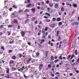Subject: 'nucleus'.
Returning a JSON list of instances; mask_svg holds the SVG:
<instances>
[{
  "label": "nucleus",
  "mask_w": 79,
  "mask_h": 79,
  "mask_svg": "<svg viewBox=\"0 0 79 79\" xmlns=\"http://www.w3.org/2000/svg\"><path fill=\"white\" fill-rule=\"evenodd\" d=\"M9 65L11 67H13L15 65V61L13 60H10L9 62Z\"/></svg>",
  "instance_id": "nucleus-1"
},
{
  "label": "nucleus",
  "mask_w": 79,
  "mask_h": 79,
  "mask_svg": "<svg viewBox=\"0 0 79 79\" xmlns=\"http://www.w3.org/2000/svg\"><path fill=\"white\" fill-rule=\"evenodd\" d=\"M18 55L19 57L20 58H21L22 56H23V58H25V55H23L21 53L19 54Z\"/></svg>",
  "instance_id": "nucleus-2"
},
{
  "label": "nucleus",
  "mask_w": 79,
  "mask_h": 79,
  "mask_svg": "<svg viewBox=\"0 0 79 79\" xmlns=\"http://www.w3.org/2000/svg\"><path fill=\"white\" fill-rule=\"evenodd\" d=\"M54 8L55 9H58L59 8L58 4H55L54 5Z\"/></svg>",
  "instance_id": "nucleus-3"
},
{
  "label": "nucleus",
  "mask_w": 79,
  "mask_h": 79,
  "mask_svg": "<svg viewBox=\"0 0 79 79\" xmlns=\"http://www.w3.org/2000/svg\"><path fill=\"white\" fill-rule=\"evenodd\" d=\"M20 33L22 37H24V36L25 35V32H24V31H21L20 32Z\"/></svg>",
  "instance_id": "nucleus-4"
},
{
  "label": "nucleus",
  "mask_w": 79,
  "mask_h": 79,
  "mask_svg": "<svg viewBox=\"0 0 79 79\" xmlns=\"http://www.w3.org/2000/svg\"><path fill=\"white\" fill-rule=\"evenodd\" d=\"M11 58L12 60H16V57L15 56H11Z\"/></svg>",
  "instance_id": "nucleus-5"
},
{
  "label": "nucleus",
  "mask_w": 79,
  "mask_h": 79,
  "mask_svg": "<svg viewBox=\"0 0 79 79\" xmlns=\"http://www.w3.org/2000/svg\"><path fill=\"white\" fill-rule=\"evenodd\" d=\"M31 60H32L31 58H29L27 60V63H28V64L31 63Z\"/></svg>",
  "instance_id": "nucleus-6"
},
{
  "label": "nucleus",
  "mask_w": 79,
  "mask_h": 79,
  "mask_svg": "<svg viewBox=\"0 0 79 79\" xmlns=\"http://www.w3.org/2000/svg\"><path fill=\"white\" fill-rule=\"evenodd\" d=\"M26 67L24 66H23L22 68H21L20 69H19V71H24L25 69H26Z\"/></svg>",
  "instance_id": "nucleus-7"
},
{
  "label": "nucleus",
  "mask_w": 79,
  "mask_h": 79,
  "mask_svg": "<svg viewBox=\"0 0 79 79\" xmlns=\"http://www.w3.org/2000/svg\"><path fill=\"white\" fill-rule=\"evenodd\" d=\"M14 23L16 24L17 25H18V24H19V23H18V22L16 19H14Z\"/></svg>",
  "instance_id": "nucleus-8"
},
{
  "label": "nucleus",
  "mask_w": 79,
  "mask_h": 79,
  "mask_svg": "<svg viewBox=\"0 0 79 79\" xmlns=\"http://www.w3.org/2000/svg\"><path fill=\"white\" fill-rule=\"evenodd\" d=\"M14 75L16 77H19V74L17 73H15Z\"/></svg>",
  "instance_id": "nucleus-9"
},
{
  "label": "nucleus",
  "mask_w": 79,
  "mask_h": 79,
  "mask_svg": "<svg viewBox=\"0 0 79 79\" xmlns=\"http://www.w3.org/2000/svg\"><path fill=\"white\" fill-rule=\"evenodd\" d=\"M6 69H7L6 73H7V74H9V73H10V69L7 67V68H6Z\"/></svg>",
  "instance_id": "nucleus-10"
},
{
  "label": "nucleus",
  "mask_w": 79,
  "mask_h": 79,
  "mask_svg": "<svg viewBox=\"0 0 79 79\" xmlns=\"http://www.w3.org/2000/svg\"><path fill=\"white\" fill-rule=\"evenodd\" d=\"M11 69V70H12V71H16L17 70V69L16 68L12 67Z\"/></svg>",
  "instance_id": "nucleus-11"
},
{
  "label": "nucleus",
  "mask_w": 79,
  "mask_h": 79,
  "mask_svg": "<svg viewBox=\"0 0 79 79\" xmlns=\"http://www.w3.org/2000/svg\"><path fill=\"white\" fill-rule=\"evenodd\" d=\"M32 11V12L33 13H35V8H32L31 9Z\"/></svg>",
  "instance_id": "nucleus-12"
},
{
  "label": "nucleus",
  "mask_w": 79,
  "mask_h": 79,
  "mask_svg": "<svg viewBox=\"0 0 79 79\" xmlns=\"http://www.w3.org/2000/svg\"><path fill=\"white\" fill-rule=\"evenodd\" d=\"M55 26H56V24L55 23H53V25L52 24H50V27H54Z\"/></svg>",
  "instance_id": "nucleus-13"
},
{
  "label": "nucleus",
  "mask_w": 79,
  "mask_h": 79,
  "mask_svg": "<svg viewBox=\"0 0 79 79\" xmlns=\"http://www.w3.org/2000/svg\"><path fill=\"white\" fill-rule=\"evenodd\" d=\"M45 42V40L42 39L41 40V42L40 43V44H42L43 43Z\"/></svg>",
  "instance_id": "nucleus-14"
},
{
  "label": "nucleus",
  "mask_w": 79,
  "mask_h": 79,
  "mask_svg": "<svg viewBox=\"0 0 79 79\" xmlns=\"http://www.w3.org/2000/svg\"><path fill=\"white\" fill-rule=\"evenodd\" d=\"M61 21V19L60 18H58L56 19V21L57 22H60V21Z\"/></svg>",
  "instance_id": "nucleus-15"
},
{
  "label": "nucleus",
  "mask_w": 79,
  "mask_h": 79,
  "mask_svg": "<svg viewBox=\"0 0 79 79\" xmlns=\"http://www.w3.org/2000/svg\"><path fill=\"white\" fill-rule=\"evenodd\" d=\"M29 21L30 20L29 19H27L26 20L25 22V24H27V23H29Z\"/></svg>",
  "instance_id": "nucleus-16"
},
{
  "label": "nucleus",
  "mask_w": 79,
  "mask_h": 79,
  "mask_svg": "<svg viewBox=\"0 0 79 79\" xmlns=\"http://www.w3.org/2000/svg\"><path fill=\"white\" fill-rule=\"evenodd\" d=\"M49 5L50 7H53V3H49Z\"/></svg>",
  "instance_id": "nucleus-17"
},
{
  "label": "nucleus",
  "mask_w": 79,
  "mask_h": 79,
  "mask_svg": "<svg viewBox=\"0 0 79 79\" xmlns=\"http://www.w3.org/2000/svg\"><path fill=\"white\" fill-rule=\"evenodd\" d=\"M4 28V25H2L0 26V29H3Z\"/></svg>",
  "instance_id": "nucleus-18"
},
{
  "label": "nucleus",
  "mask_w": 79,
  "mask_h": 79,
  "mask_svg": "<svg viewBox=\"0 0 79 79\" xmlns=\"http://www.w3.org/2000/svg\"><path fill=\"white\" fill-rule=\"evenodd\" d=\"M55 59H54V56H52L51 57V61H53Z\"/></svg>",
  "instance_id": "nucleus-19"
},
{
  "label": "nucleus",
  "mask_w": 79,
  "mask_h": 79,
  "mask_svg": "<svg viewBox=\"0 0 79 79\" xmlns=\"http://www.w3.org/2000/svg\"><path fill=\"white\" fill-rule=\"evenodd\" d=\"M63 23H62V22H60L58 23V26L59 27H60L61 26H62Z\"/></svg>",
  "instance_id": "nucleus-20"
},
{
  "label": "nucleus",
  "mask_w": 79,
  "mask_h": 79,
  "mask_svg": "<svg viewBox=\"0 0 79 79\" xmlns=\"http://www.w3.org/2000/svg\"><path fill=\"white\" fill-rule=\"evenodd\" d=\"M30 10H29V9H25L24 11V13H27V12H29Z\"/></svg>",
  "instance_id": "nucleus-21"
},
{
  "label": "nucleus",
  "mask_w": 79,
  "mask_h": 79,
  "mask_svg": "<svg viewBox=\"0 0 79 79\" xmlns=\"http://www.w3.org/2000/svg\"><path fill=\"white\" fill-rule=\"evenodd\" d=\"M75 54L76 55H77L78 53H77V50L76 49L75 51Z\"/></svg>",
  "instance_id": "nucleus-22"
},
{
  "label": "nucleus",
  "mask_w": 79,
  "mask_h": 79,
  "mask_svg": "<svg viewBox=\"0 0 79 79\" xmlns=\"http://www.w3.org/2000/svg\"><path fill=\"white\" fill-rule=\"evenodd\" d=\"M17 14V12L16 11H15L12 13L11 15H15Z\"/></svg>",
  "instance_id": "nucleus-23"
},
{
  "label": "nucleus",
  "mask_w": 79,
  "mask_h": 79,
  "mask_svg": "<svg viewBox=\"0 0 79 79\" xmlns=\"http://www.w3.org/2000/svg\"><path fill=\"white\" fill-rule=\"evenodd\" d=\"M45 15H47L49 17H50V14L48 13H47V12H46L45 13Z\"/></svg>",
  "instance_id": "nucleus-24"
},
{
  "label": "nucleus",
  "mask_w": 79,
  "mask_h": 79,
  "mask_svg": "<svg viewBox=\"0 0 79 79\" xmlns=\"http://www.w3.org/2000/svg\"><path fill=\"white\" fill-rule=\"evenodd\" d=\"M43 66L44 65H43V64H41L40 65V66L39 67V69H41V68H42V67H43Z\"/></svg>",
  "instance_id": "nucleus-25"
},
{
  "label": "nucleus",
  "mask_w": 79,
  "mask_h": 79,
  "mask_svg": "<svg viewBox=\"0 0 79 79\" xmlns=\"http://www.w3.org/2000/svg\"><path fill=\"white\" fill-rule=\"evenodd\" d=\"M1 49L2 50V51H4V50H5V47H4L3 46H2L1 48Z\"/></svg>",
  "instance_id": "nucleus-26"
},
{
  "label": "nucleus",
  "mask_w": 79,
  "mask_h": 79,
  "mask_svg": "<svg viewBox=\"0 0 79 79\" xmlns=\"http://www.w3.org/2000/svg\"><path fill=\"white\" fill-rule=\"evenodd\" d=\"M46 53H45V56L46 57H47V56H48V52L46 51Z\"/></svg>",
  "instance_id": "nucleus-27"
},
{
  "label": "nucleus",
  "mask_w": 79,
  "mask_h": 79,
  "mask_svg": "<svg viewBox=\"0 0 79 79\" xmlns=\"http://www.w3.org/2000/svg\"><path fill=\"white\" fill-rule=\"evenodd\" d=\"M75 35H77V30H76L75 31Z\"/></svg>",
  "instance_id": "nucleus-28"
},
{
  "label": "nucleus",
  "mask_w": 79,
  "mask_h": 79,
  "mask_svg": "<svg viewBox=\"0 0 79 79\" xmlns=\"http://www.w3.org/2000/svg\"><path fill=\"white\" fill-rule=\"evenodd\" d=\"M2 62L3 64H5L4 63H5V62L4 61V60H2V61H0V64H2Z\"/></svg>",
  "instance_id": "nucleus-29"
},
{
  "label": "nucleus",
  "mask_w": 79,
  "mask_h": 79,
  "mask_svg": "<svg viewBox=\"0 0 79 79\" xmlns=\"http://www.w3.org/2000/svg\"><path fill=\"white\" fill-rule=\"evenodd\" d=\"M60 61V60L57 59L54 61V62H55V63H56L57 62Z\"/></svg>",
  "instance_id": "nucleus-30"
},
{
  "label": "nucleus",
  "mask_w": 79,
  "mask_h": 79,
  "mask_svg": "<svg viewBox=\"0 0 79 79\" xmlns=\"http://www.w3.org/2000/svg\"><path fill=\"white\" fill-rule=\"evenodd\" d=\"M64 7H62L61 8V11L62 12L64 11Z\"/></svg>",
  "instance_id": "nucleus-31"
},
{
  "label": "nucleus",
  "mask_w": 79,
  "mask_h": 79,
  "mask_svg": "<svg viewBox=\"0 0 79 79\" xmlns=\"http://www.w3.org/2000/svg\"><path fill=\"white\" fill-rule=\"evenodd\" d=\"M58 14L60 16H61V14H63V12L61 11L59 12Z\"/></svg>",
  "instance_id": "nucleus-32"
},
{
  "label": "nucleus",
  "mask_w": 79,
  "mask_h": 79,
  "mask_svg": "<svg viewBox=\"0 0 79 79\" xmlns=\"http://www.w3.org/2000/svg\"><path fill=\"white\" fill-rule=\"evenodd\" d=\"M60 31H57V34L56 35V37H58L59 35V32Z\"/></svg>",
  "instance_id": "nucleus-33"
},
{
  "label": "nucleus",
  "mask_w": 79,
  "mask_h": 79,
  "mask_svg": "<svg viewBox=\"0 0 79 79\" xmlns=\"http://www.w3.org/2000/svg\"><path fill=\"white\" fill-rule=\"evenodd\" d=\"M73 7H75V8H76V7H77V4H73Z\"/></svg>",
  "instance_id": "nucleus-34"
},
{
  "label": "nucleus",
  "mask_w": 79,
  "mask_h": 79,
  "mask_svg": "<svg viewBox=\"0 0 79 79\" xmlns=\"http://www.w3.org/2000/svg\"><path fill=\"white\" fill-rule=\"evenodd\" d=\"M56 20V19L55 18H53L52 19V21H53V22H55Z\"/></svg>",
  "instance_id": "nucleus-35"
},
{
  "label": "nucleus",
  "mask_w": 79,
  "mask_h": 79,
  "mask_svg": "<svg viewBox=\"0 0 79 79\" xmlns=\"http://www.w3.org/2000/svg\"><path fill=\"white\" fill-rule=\"evenodd\" d=\"M6 78H8V79L10 78V76H9V74H6Z\"/></svg>",
  "instance_id": "nucleus-36"
},
{
  "label": "nucleus",
  "mask_w": 79,
  "mask_h": 79,
  "mask_svg": "<svg viewBox=\"0 0 79 79\" xmlns=\"http://www.w3.org/2000/svg\"><path fill=\"white\" fill-rule=\"evenodd\" d=\"M42 32L44 34H45V29L44 28L42 29Z\"/></svg>",
  "instance_id": "nucleus-37"
},
{
  "label": "nucleus",
  "mask_w": 79,
  "mask_h": 79,
  "mask_svg": "<svg viewBox=\"0 0 79 79\" xmlns=\"http://www.w3.org/2000/svg\"><path fill=\"white\" fill-rule=\"evenodd\" d=\"M32 5V4H29L27 6V8H30L31 6Z\"/></svg>",
  "instance_id": "nucleus-38"
},
{
  "label": "nucleus",
  "mask_w": 79,
  "mask_h": 79,
  "mask_svg": "<svg viewBox=\"0 0 79 79\" xmlns=\"http://www.w3.org/2000/svg\"><path fill=\"white\" fill-rule=\"evenodd\" d=\"M7 27L9 28L13 27V25H9L8 26H7Z\"/></svg>",
  "instance_id": "nucleus-39"
},
{
  "label": "nucleus",
  "mask_w": 79,
  "mask_h": 79,
  "mask_svg": "<svg viewBox=\"0 0 79 79\" xmlns=\"http://www.w3.org/2000/svg\"><path fill=\"white\" fill-rule=\"evenodd\" d=\"M62 44V41L60 42V45L59 46V48H60V47H61V44Z\"/></svg>",
  "instance_id": "nucleus-40"
},
{
  "label": "nucleus",
  "mask_w": 79,
  "mask_h": 79,
  "mask_svg": "<svg viewBox=\"0 0 79 79\" xmlns=\"http://www.w3.org/2000/svg\"><path fill=\"white\" fill-rule=\"evenodd\" d=\"M71 55H69L68 56V57L69 58H67V60H69V58H70L71 57Z\"/></svg>",
  "instance_id": "nucleus-41"
},
{
  "label": "nucleus",
  "mask_w": 79,
  "mask_h": 79,
  "mask_svg": "<svg viewBox=\"0 0 79 79\" xmlns=\"http://www.w3.org/2000/svg\"><path fill=\"white\" fill-rule=\"evenodd\" d=\"M14 43V40H13L12 41H10L9 42V44H12Z\"/></svg>",
  "instance_id": "nucleus-42"
},
{
  "label": "nucleus",
  "mask_w": 79,
  "mask_h": 79,
  "mask_svg": "<svg viewBox=\"0 0 79 79\" xmlns=\"http://www.w3.org/2000/svg\"><path fill=\"white\" fill-rule=\"evenodd\" d=\"M74 55H72L71 58H70V60H72V59H73V58H74Z\"/></svg>",
  "instance_id": "nucleus-43"
},
{
  "label": "nucleus",
  "mask_w": 79,
  "mask_h": 79,
  "mask_svg": "<svg viewBox=\"0 0 79 79\" xmlns=\"http://www.w3.org/2000/svg\"><path fill=\"white\" fill-rule=\"evenodd\" d=\"M7 34V35L8 36H9L10 35V34H11V33H10L8 31Z\"/></svg>",
  "instance_id": "nucleus-44"
},
{
  "label": "nucleus",
  "mask_w": 79,
  "mask_h": 79,
  "mask_svg": "<svg viewBox=\"0 0 79 79\" xmlns=\"http://www.w3.org/2000/svg\"><path fill=\"white\" fill-rule=\"evenodd\" d=\"M23 10H19V11H18V13H22V12H23Z\"/></svg>",
  "instance_id": "nucleus-45"
},
{
  "label": "nucleus",
  "mask_w": 79,
  "mask_h": 79,
  "mask_svg": "<svg viewBox=\"0 0 79 79\" xmlns=\"http://www.w3.org/2000/svg\"><path fill=\"white\" fill-rule=\"evenodd\" d=\"M48 68H50H50H52V65H51V64H49L48 65Z\"/></svg>",
  "instance_id": "nucleus-46"
},
{
  "label": "nucleus",
  "mask_w": 79,
  "mask_h": 79,
  "mask_svg": "<svg viewBox=\"0 0 79 79\" xmlns=\"http://www.w3.org/2000/svg\"><path fill=\"white\" fill-rule=\"evenodd\" d=\"M13 8H14L15 9H17L18 8V7H16V6L14 5L12 6Z\"/></svg>",
  "instance_id": "nucleus-47"
},
{
  "label": "nucleus",
  "mask_w": 79,
  "mask_h": 79,
  "mask_svg": "<svg viewBox=\"0 0 79 79\" xmlns=\"http://www.w3.org/2000/svg\"><path fill=\"white\" fill-rule=\"evenodd\" d=\"M75 43L74 42L72 44V47H75Z\"/></svg>",
  "instance_id": "nucleus-48"
},
{
  "label": "nucleus",
  "mask_w": 79,
  "mask_h": 79,
  "mask_svg": "<svg viewBox=\"0 0 79 79\" xmlns=\"http://www.w3.org/2000/svg\"><path fill=\"white\" fill-rule=\"evenodd\" d=\"M61 57H62V56H60L59 57V59H60L61 60H63V59L62 58H61Z\"/></svg>",
  "instance_id": "nucleus-49"
},
{
  "label": "nucleus",
  "mask_w": 79,
  "mask_h": 79,
  "mask_svg": "<svg viewBox=\"0 0 79 79\" xmlns=\"http://www.w3.org/2000/svg\"><path fill=\"white\" fill-rule=\"evenodd\" d=\"M35 19H36L35 17H32V20H33V21H35Z\"/></svg>",
  "instance_id": "nucleus-50"
},
{
  "label": "nucleus",
  "mask_w": 79,
  "mask_h": 79,
  "mask_svg": "<svg viewBox=\"0 0 79 79\" xmlns=\"http://www.w3.org/2000/svg\"><path fill=\"white\" fill-rule=\"evenodd\" d=\"M48 29H49V28L48 27H47L45 29V31L46 32H47V30H48Z\"/></svg>",
  "instance_id": "nucleus-51"
},
{
  "label": "nucleus",
  "mask_w": 79,
  "mask_h": 79,
  "mask_svg": "<svg viewBox=\"0 0 79 79\" xmlns=\"http://www.w3.org/2000/svg\"><path fill=\"white\" fill-rule=\"evenodd\" d=\"M58 41H61V37L60 36L58 38Z\"/></svg>",
  "instance_id": "nucleus-52"
},
{
  "label": "nucleus",
  "mask_w": 79,
  "mask_h": 79,
  "mask_svg": "<svg viewBox=\"0 0 79 79\" xmlns=\"http://www.w3.org/2000/svg\"><path fill=\"white\" fill-rule=\"evenodd\" d=\"M5 74L3 73L2 74H0V75L2 76V77H3V76H5Z\"/></svg>",
  "instance_id": "nucleus-53"
},
{
  "label": "nucleus",
  "mask_w": 79,
  "mask_h": 79,
  "mask_svg": "<svg viewBox=\"0 0 79 79\" xmlns=\"http://www.w3.org/2000/svg\"><path fill=\"white\" fill-rule=\"evenodd\" d=\"M75 24H76L77 26H78V25L79 24V22H77L75 23Z\"/></svg>",
  "instance_id": "nucleus-54"
},
{
  "label": "nucleus",
  "mask_w": 79,
  "mask_h": 79,
  "mask_svg": "<svg viewBox=\"0 0 79 79\" xmlns=\"http://www.w3.org/2000/svg\"><path fill=\"white\" fill-rule=\"evenodd\" d=\"M27 44H28V45L31 46V45L32 44H31V43L29 42H28L27 43Z\"/></svg>",
  "instance_id": "nucleus-55"
},
{
  "label": "nucleus",
  "mask_w": 79,
  "mask_h": 79,
  "mask_svg": "<svg viewBox=\"0 0 79 79\" xmlns=\"http://www.w3.org/2000/svg\"><path fill=\"white\" fill-rule=\"evenodd\" d=\"M36 55L38 56H39V55L40 54V53L39 52H38L36 54Z\"/></svg>",
  "instance_id": "nucleus-56"
},
{
  "label": "nucleus",
  "mask_w": 79,
  "mask_h": 79,
  "mask_svg": "<svg viewBox=\"0 0 79 79\" xmlns=\"http://www.w3.org/2000/svg\"><path fill=\"white\" fill-rule=\"evenodd\" d=\"M50 64H54V62L53 61H52L50 63Z\"/></svg>",
  "instance_id": "nucleus-57"
},
{
  "label": "nucleus",
  "mask_w": 79,
  "mask_h": 79,
  "mask_svg": "<svg viewBox=\"0 0 79 79\" xmlns=\"http://www.w3.org/2000/svg\"><path fill=\"white\" fill-rule=\"evenodd\" d=\"M48 39H51L52 38V37L51 36V35H48Z\"/></svg>",
  "instance_id": "nucleus-58"
},
{
  "label": "nucleus",
  "mask_w": 79,
  "mask_h": 79,
  "mask_svg": "<svg viewBox=\"0 0 79 79\" xmlns=\"http://www.w3.org/2000/svg\"><path fill=\"white\" fill-rule=\"evenodd\" d=\"M20 27H21V26H20V25H18V29H20Z\"/></svg>",
  "instance_id": "nucleus-59"
},
{
  "label": "nucleus",
  "mask_w": 79,
  "mask_h": 79,
  "mask_svg": "<svg viewBox=\"0 0 79 79\" xmlns=\"http://www.w3.org/2000/svg\"><path fill=\"white\" fill-rule=\"evenodd\" d=\"M46 21L47 22H49V23H50V22L51 21V20H50V19H49V20L47 19Z\"/></svg>",
  "instance_id": "nucleus-60"
},
{
  "label": "nucleus",
  "mask_w": 79,
  "mask_h": 79,
  "mask_svg": "<svg viewBox=\"0 0 79 79\" xmlns=\"http://www.w3.org/2000/svg\"><path fill=\"white\" fill-rule=\"evenodd\" d=\"M46 3L47 4H48V3H50V1L48 0L46 2Z\"/></svg>",
  "instance_id": "nucleus-61"
},
{
  "label": "nucleus",
  "mask_w": 79,
  "mask_h": 79,
  "mask_svg": "<svg viewBox=\"0 0 79 79\" xmlns=\"http://www.w3.org/2000/svg\"><path fill=\"white\" fill-rule=\"evenodd\" d=\"M77 61L78 63H79V58L77 59Z\"/></svg>",
  "instance_id": "nucleus-62"
},
{
  "label": "nucleus",
  "mask_w": 79,
  "mask_h": 79,
  "mask_svg": "<svg viewBox=\"0 0 79 79\" xmlns=\"http://www.w3.org/2000/svg\"><path fill=\"white\" fill-rule=\"evenodd\" d=\"M41 4L42 5H45L44 2H41Z\"/></svg>",
  "instance_id": "nucleus-63"
},
{
  "label": "nucleus",
  "mask_w": 79,
  "mask_h": 79,
  "mask_svg": "<svg viewBox=\"0 0 79 79\" xmlns=\"http://www.w3.org/2000/svg\"><path fill=\"white\" fill-rule=\"evenodd\" d=\"M44 18H45V19H48V17L46 16H44L43 17Z\"/></svg>",
  "instance_id": "nucleus-64"
}]
</instances>
